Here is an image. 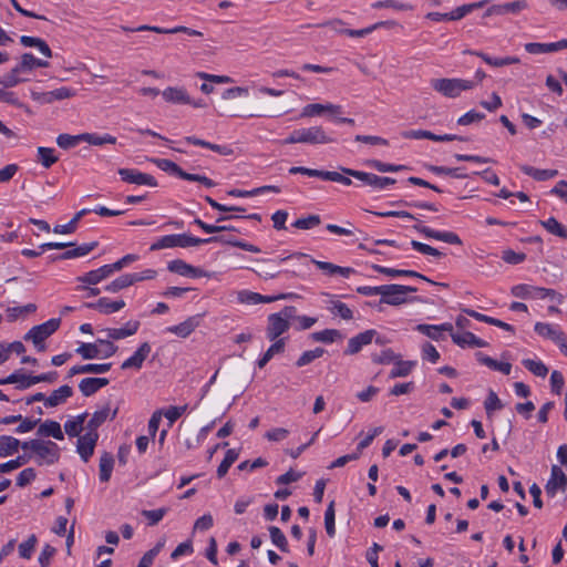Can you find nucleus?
<instances>
[{"label":"nucleus","instance_id":"obj_52","mask_svg":"<svg viewBox=\"0 0 567 567\" xmlns=\"http://www.w3.org/2000/svg\"><path fill=\"white\" fill-rule=\"evenodd\" d=\"M99 340L93 343L81 342L75 352L84 360L101 359L100 351L97 350Z\"/></svg>","mask_w":567,"mask_h":567},{"label":"nucleus","instance_id":"obj_39","mask_svg":"<svg viewBox=\"0 0 567 567\" xmlns=\"http://www.w3.org/2000/svg\"><path fill=\"white\" fill-rule=\"evenodd\" d=\"M327 309L334 316H338L344 320H351L353 318V311L340 300L331 297L327 303Z\"/></svg>","mask_w":567,"mask_h":567},{"label":"nucleus","instance_id":"obj_23","mask_svg":"<svg viewBox=\"0 0 567 567\" xmlns=\"http://www.w3.org/2000/svg\"><path fill=\"white\" fill-rule=\"evenodd\" d=\"M164 102L174 105H186L190 102V95L184 86H167L161 92Z\"/></svg>","mask_w":567,"mask_h":567},{"label":"nucleus","instance_id":"obj_63","mask_svg":"<svg viewBox=\"0 0 567 567\" xmlns=\"http://www.w3.org/2000/svg\"><path fill=\"white\" fill-rule=\"evenodd\" d=\"M324 353V350L322 348H316L313 350L305 351L297 360L296 364L297 367H305L309 363H311L313 360L322 357Z\"/></svg>","mask_w":567,"mask_h":567},{"label":"nucleus","instance_id":"obj_45","mask_svg":"<svg viewBox=\"0 0 567 567\" xmlns=\"http://www.w3.org/2000/svg\"><path fill=\"white\" fill-rule=\"evenodd\" d=\"M310 337L316 342H322L328 344L342 339L341 332L337 329H324L321 331H316L311 333Z\"/></svg>","mask_w":567,"mask_h":567},{"label":"nucleus","instance_id":"obj_12","mask_svg":"<svg viewBox=\"0 0 567 567\" xmlns=\"http://www.w3.org/2000/svg\"><path fill=\"white\" fill-rule=\"evenodd\" d=\"M125 307L123 299H111L109 297H101L95 301L83 303V308L95 310L100 315L109 316L118 312Z\"/></svg>","mask_w":567,"mask_h":567},{"label":"nucleus","instance_id":"obj_50","mask_svg":"<svg viewBox=\"0 0 567 567\" xmlns=\"http://www.w3.org/2000/svg\"><path fill=\"white\" fill-rule=\"evenodd\" d=\"M540 225L550 234L567 238V227L559 223L555 217H549L546 220H542Z\"/></svg>","mask_w":567,"mask_h":567},{"label":"nucleus","instance_id":"obj_31","mask_svg":"<svg viewBox=\"0 0 567 567\" xmlns=\"http://www.w3.org/2000/svg\"><path fill=\"white\" fill-rule=\"evenodd\" d=\"M20 42L25 48L37 49L48 60L52 58V50L50 49L49 44L41 38L21 35Z\"/></svg>","mask_w":567,"mask_h":567},{"label":"nucleus","instance_id":"obj_17","mask_svg":"<svg viewBox=\"0 0 567 567\" xmlns=\"http://www.w3.org/2000/svg\"><path fill=\"white\" fill-rule=\"evenodd\" d=\"M152 352V346L150 342L145 341V342H142L137 349L133 352L132 355H130L127 359H125L122 364H121V368L123 370H130V369H133V370H141L145 360L150 357Z\"/></svg>","mask_w":567,"mask_h":567},{"label":"nucleus","instance_id":"obj_10","mask_svg":"<svg viewBox=\"0 0 567 567\" xmlns=\"http://www.w3.org/2000/svg\"><path fill=\"white\" fill-rule=\"evenodd\" d=\"M342 173H344L348 176H352L363 182L364 184L372 186L374 189L378 190L385 189L395 183V179L391 177H382L375 174L355 171L351 168H342Z\"/></svg>","mask_w":567,"mask_h":567},{"label":"nucleus","instance_id":"obj_53","mask_svg":"<svg viewBox=\"0 0 567 567\" xmlns=\"http://www.w3.org/2000/svg\"><path fill=\"white\" fill-rule=\"evenodd\" d=\"M373 269L379 274H382L389 278H398V277H420L416 271L413 270H404V269H395L390 267H384L380 265H374Z\"/></svg>","mask_w":567,"mask_h":567},{"label":"nucleus","instance_id":"obj_13","mask_svg":"<svg viewBox=\"0 0 567 567\" xmlns=\"http://www.w3.org/2000/svg\"><path fill=\"white\" fill-rule=\"evenodd\" d=\"M99 433L94 430L85 429V432L78 436L76 452L83 462H87L94 453Z\"/></svg>","mask_w":567,"mask_h":567},{"label":"nucleus","instance_id":"obj_60","mask_svg":"<svg viewBox=\"0 0 567 567\" xmlns=\"http://www.w3.org/2000/svg\"><path fill=\"white\" fill-rule=\"evenodd\" d=\"M529 54H545L555 52L554 43L529 42L524 45Z\"/></svg>","mask_w":567,"mask_h":567},{"label":"nucleus","instance_id":"obj_25","mask_svg":"<svg viewBox=\"0 0 567 567\" xmlns=\"http://www.w3.org/2000/svg\"><path fill=\"white\" fill-rule=\"evenodd\" d=\"M535 332L545 338L549 339L556 344L563 340V338L566 336L559 326L548 322H536L534 327Z\"/></svg>","mask_w":567,"mask_h":567},{"label":"nucleus","instance_id":"obj_49","mask_svg":"<svg viewBox=\"0 0 567 567\" xmlns=\"http://www.w3.org/2000/svg\"><path fill=\"white\" fill-rule=\"evenodd\" d=\"M150 161L163 172L176 175L183 179L185 172L176 163L166 158H151Z\"/></svg>","mask_w":567,"mask_h":567},{"label":"nucleus","instance_id":"obj_6","mask_svg":"<svg viewBox=\"0 0 567 567\" xmlns=\"http://www.w3.org/2000/svg\"><path fill=\"white\" fill-rule=\"evenodd\" d=\"M61 326V319L52 318L48 321L32 327L25 334L24 340L30 341L34 349L42 352L47 349L45 340L50 338Z\"/></svg>","mask_w":567,"mask_h":567},{"label":"nucleus","instance_id":"obj_40","mask_svg":"<svg viewBox=\"0 0 567 567\" xmlns=\"http://www.w3.org/2000/svg\"><path fill=\"white\" fill-rule=\"evenodd\" d=\"M85 417H86V414H80V415H76V416H73V417L69 419L64 423V431H65V433L70 437H75V436L82 435L81 432L83 430H85L84 429Z\"/></svg>","mask_w":567,"mask_h":567},{"label":"nucleus","instance_id":"obj_33","mask_svg":"<svg viewBox=\"0 0 567 567\" xmlns=\"http://www.w3.org/2000/svg\"><path fill=\"white\" fill-rule=\"evenodd\" d=\"M109 382L106 378H85L80 382L79 389L83 395L90 396L107 385Z\"/></svg>","mask_w":567,"mask_h":567},{"label":"nucleus","instance_id":"obj_26","mask_svg":"<svg viewBox=\"0 0 567 567\" xmlns=\"http://www.w3.org/2000/svg\"><path fill=\"white\" fill-rule=\"evenodd\" d=\"M375 334H377V331L371 329V330H365V331L350 338L348 341V348L346 350V353L347 354L358 353L364 346H368L372 342Z\"/></svg>","mask_w":567,"mask_h":567},{"label":"nucleus","instance_id":"obj_42","mask_svg":"<svg viewBox=\"0 0 567 567\" xmlns=\"http://www.w3.org/2000/svg\"><path fill=\"white\" fill-rule=\"evenodd\" d=\"M465 312L476 319L477 321H481V322H485V323H488V324H492V326H495V327H498L503 330H506V331H509V332H514V327L504 322V321H501L496 318H493V317H489V316H486V315H483L481 312H477L475 310H465Z\"/></svg>","mask_w":567,"mask_h":567},{"label":"nucleus","instance_id":"obj_36","mask_svg":"<svg viewBox=\"0 0 567 567\" xmlns=\"http://www.w3.org/2000/svg\"><path fill=\"white\" fill-rule=\"evenodd\" d=\"M72 394H73V390L71 386L62 385L59 389L54 390L45 399V406L47 408H55V406L64 403Z\"/></svg>","mask_w":567,"mask_h":567},{"label":"nucleus","instance_id":"obj_64","mask_svg":"<svg viewBox=\"0 0 567 567\" xmlns=\"http://www.w3.org/2000/svg\"><path fill=\"white\" fill-rule=\"evenodd\" d=\"M269 534L272 544L277 546L280 550L286 551L288 543L285 534L276 526H271L269 528Z\"/></svg>","mask_w":567,"mask_h":567},{"label":"nucleus","instance_id":"obj_54","mask_svg":"<svg viewBox=\"0 0 567 567\" xmlns=\"http://www.w3.org/2000/svg\"><path fill=\"white\" fill-rule=\"evenodd\" d=\"M131 286H133L131 274H124V275L115 278L111 282H109L104 287V290L107 291V292L115 293V292H118V291H121V290H123L125 288H128Z\"/></svg>","mask_w":567,"mask_h":567},{"label":"nucleus","instance_id":"obj_55","mask_svg":"<svg viewBox=\"0 0 567 567\" xmlns=\"http://www.w3.org/2000/svg\"><path fill=\"white\" fill-rule=\"evenodd\" d=\"M83 142L94 146H101L104 144H115L116 137L111 134L84 133Z\"/></svg>","mask_w":567,"mask_h":567},{"label":"nucleus","instance_id":"obj_38","mask_svg":"<svg viewBox=\"0 0 567 567\" xmlns=\"http://www.w3.org/2000/svg\"><path fill=\"white\" fill-rule=\"evenodd\" d=\"M476 360L486 365L487 368L492 369V370H495V371H499L504 374H509L511 371H512V364L508 363V362H498L496 360H494L493 358L482 353V352H477L476 353Z\"/></svg>","mask_w":567,"mask_h":567},{"label":"nucleus","instance_id":"obj_43","mask_svg":"<svg viewBox=\"0 0 567 567\" xmlns=\"http://www.w3.org/2000/svg\"><path fill=\"white\" fill-rule=\"evenodd\" d=\"M415 367H416V361H411V360L403 361L398 358L395 360V362L393 363V368L390 372V378L395 379V378L406 377L412 372V370Z\"/></svg>","mask_w":567,"mask_h":567},{"label":"nucleus","instance_id":"obj_32","mask_svg":"<svg viewBox=\"0 0 567 567\" xmlns=\"http://www.w3.org/2000/svg\"><path fill=\"white\" fill-rule=\"evenodd\" d=\"M38 435L53 437L59 441L64 439V432L60 423L53 420H47L41 423L38 427Z\"/></svg>","mask_w":567,"mask_h":567},{"label":"nucleus","instance_id":"obj_47","mask_svg":"<svg viewBox=\"0 0 567 567\" xmlns=\"http://www.w3.org/2000/svg\"><path fill=\"white\" fill-rule=\"evenodd\" d=\"M520 169L526 175L533 177L536 181H547L554 178L558 173L556 169H539L529 165H523Z\"/></svg>","mask_w":567,"mask_h":567},{"label":"nucleus","instance_id":"obj_29","mask_svg":"<svg viewBox=\"0 0 567 567\" xmlns=\"http://www.w3.org/2000/svg\"><path fill=\"white\" fill-rule=\"evenodd\" d=\"M416 330L430 339L439 341L443 339L445 332H452L453 326L451 323L417 324Z\"/></svg>","mask_w":567,"mask_h":567},{"label":"nucleus","instance_id":"obj_14","mask_svg":"<svg viewBox=\"0 0 567 567\" xmlns=\"http://www.w3.org/2000/svg\"><path fill=\"white\" fill-rule=\"evenodd\" d=\"M567 488V475L561 467L553 465L550 476L545 485L547 496L555 497L558 493H564Z\"/></svg>","mask_w":567,"mask_h":567},{"label":"nucleus","instance_id":"obj_3","mask_svg":"<svg viewBox=\"0 0 567 567\" xmlns=\"http://www.w3.org/2000/svg\"><path fill=\"white\" fill-rule=\"evenodd\" d=\"M334 140L322 126L301 127L292 131L284 141V144H329Z\"/></svg>","mask_w":567,"mask_h":567},{"label":"nucleus","instance_id":"obj_16","mask_svg":"<svg viewBox=\"0 0 567 567\" xmlns=\"http://www.w3.org/2000/svg\"><path fill=\"white\" fill-rule=\"evenodd\" d=\"M121 179L128 184L144 185L148 187H156L157 181L154 176L137 171L135 168H120L117 171Z\"/></svg>","mask_w":567,"mask_h":567},{"label":"nucleus","instance_id":"obj_62","mask_svg":"<svg viewBox=\"0 0 567 567\" xmlns=\"http://www.w3.org/2000/svg\"><path fill=\"white\" fill-rule=\"evenodd\" d=\"M484 408L486 410L487 415H491L495 411H499L503 409V403L494 391L491 390L488 392L484 402Z\"/></svg>","mask_w":567,"mask_h":567},{"label":"nucleus","instance_id":"obj_56","mask_svg":"<svg viewBox=\"0 0 567 567\" xmlns=\"http://www.w3.org/2000/svg\"><path fill=\"white\" fill-rule=\"evenodd\" d=\"M37 153L38 161L45 168L51 167L54 163L58 162V156L55 155V151L53 148L39 146Z\"/></svg>","mask_w":567,"mask_h":567},{"label":"nucleus","instance_id":"obj_58","mask_svg":"<svg viewBox=\"0 0 567 567\" xmlns=\"http://www.w3.org/2000/svg\"><path fill=\"white\" fill-rule=\"evenodd\" d=\"M239 456V452L235 449H230L226 452V455L217 468L218 477H223L228 472L229 467L236 462Z\"/></svg>","mask_w":567,"mask_h":567},{"label":"nucleus","instance_id":"obj_24","mask_svg":"<svg viewBox=\"0 0 567 567\" xmlns=\"http://www.w3.org/2000/svg\"><path fill=\"white\" fill-rule=\"evenodd\" d=\"M452 341L461 348H485L488 343L468 331L450 332Z\"/></svg>","mask_w":567,"mask_h":567},{"label":"nucleus","instance_id":"obj_41","mask_svg":"<svg viewBox=\"0 0 567 567\" xmlns=\"http://www.w3.org/2000/svg\"><path fill=\"white\" fill-rule=\"evenodd\" d=\"M22 447L20 441L13 436L3 435L0 436V457H8L13 455Z\"/></svg>","mask_w":567,"mask_h":567},{"label":"nucleus","instance_id":"obj_30","mask_svg":"<svg viewBox=\"0 0 567 567\" xmlns=\"http://www.w3.org/2000/svg\"><path fill=\"white\" fill-rule=\"evenodd\" d=\"M185 141L189 144L208 148V150L216 152L223 156H229V155L234 154V148L230 145L214 144V143L207 142L205 140L197 138L195 136H188L185 138Z\"/></svg>","mask_w":567,"mask_h":567},{"label":"nucleus","instance_id":"obj_8","mask_svg":"<svg viewBox=\"0 0 567 567\" xmlns=\"http://www.w3.org/2000/svg\"><path fill=\"white\" fill-rule=\"evenodd\" d=\"M293 308L286 307L282 311L268 316L266 336L271 342L280 340L281 336L290 328Z\"/></svg>","mask_w":567,"mask_h":567},{"label":"nucleus","instance_id":"obj_11","mask_svg":"<svg viewBox=\"0 0 567 567\" xmlns=\"http://www.w3.org/2000/svg\"><path fill=\"white\" fill-rule=\"evenodd\" d=\"M30 95L33 101L40 104H51L55 101L66 100L74 96L75 91L66 86H61L48 92L31 90Z\"/></svg>","mask_w":567,"mask_h":567},{"label":"nucleus","instance_id":"obj_2","mask_svg":"<svg viewBox=\"0 0 567 567\" xmlns=\"http://www.w3.org/2000/svg\"><path fill=\"white\" fill-rule=\"evenodd\" d=\"M219 240L217 237L209 238H197L188 234H172L165 235L154 240L150 247V250L157 251L162 249H169L175 247L186 248L193 246H199L203 244L215 243Z\"/></svg>","mask_w":567,"mask_h":567},{"label":"nucleus","instance_id":"obj_51","mask_svg":"<svg viewBox=\"0 0 567 567\" xmlns=\"http://www.w3.org/2000/svg\"><path fill=\"white\" fill-rule=\"evenodd\" d=\"M523 365L534 375L539 378H545L548 373L547 365L539 359H524L522 361Z\"/></svg>","mask_w":567,"mask_h":567},{"label":"nucleus","instance_id":"obj_46","mask_svg":"<svg viewBox=\"0 0 567 567\" xmlns=\"http://www.w3.org/2000/svg\"><path fill=\"white\" fill-rule=\"evenodd\" d=\"M35 310L37 306L34 303L13 306L7 309V317L10 321H14L21 318H25L28 315L33 313Z\"/></svg>","mask_w":567,"mask_h":567},{"label":"nucleus","instance_id":"obj_28","mask_svg":"<svg viewBox=\"0 0 567 567\" xmlns=\"http://www.w3.org/2000/svg\"><path fill=\"white\" fill-rule=\"evenodd\" d=\"M419 230L426 238L440 240V241L452 244V245H461L462 244L461 238L455 233H452V231L435 230V229L426 227V226L421 227Z\"/></svg>","mask_w":567,"mask_h":567},{"label":"nucleus","instance_id":"obj_9","mask_svg":"<svg viewBox=\"0 0 567 567\" xmlns=\"http://www.w3.org/2000/svg\"><path fill=\"white\" fill-rule=\"evenodd\" d=\"M415 289L403 285H382L380 302L389 306H401L408 302V295Z\"/></svg>","mask_w":567,"mask_h":567},{"label":"nucleus","instance_id":"obj_5","mask_svg":"<svg viewBox=\"0 0 567 567\" xmlns=\"http://www.w3.org/2000/svg\"><path fill=\"white\" fill-rule=\"evenodd\" d=\"M475 85L473 80L460 78H441L431 81L432 89L449 99H456L463 92L473 90Z\"/></svg>","mask_w":567,"mask_h":567},{"label":"nucleus","instance_id":"obj_1","mask_svg":"<svg viewBox=\"0 0 567 567\" xmlns=\"http://www.w3.org/2000/svg\"><path fill=\"white\" fill-rule=\"evenodd\" d=\"M48 59H40L30 52L20 55L18 62L8 72L0 75V85L4 89L14 87L30 80L37 69L48 68Z\"/></svg>","mask_w":567,"mask_h":567},{"label":"nucleus","instance_id":"obj_37","mask_svg":"<svg viewBox=\"0 0 567 567\" xmlns=\"http://www.w3.org/2000/svg\"><path fill=\"white\" fill-rule=\"evenodd\" d=\"M286 347V339L272 342L271 346L256 361V365L262 369L276 354L282 353Z\"/></svg>","mask_w":567,"mask_h":567},{"label":"nucleus","instance_id":"obj_19","mask_svg":"<svg viewBox=\"0 0 567 567\" xmlns=\"http://www.w3.org/2000/svg\"><path fill=\"white\" fill-rule=\"evenodd\" d=\"M202 316H190L178 324L169 326L165 329V332L175 334L178 338H188L200 324Z\"/></svg>","mask_w":567,"mask_h":567},{"label":"nucleus","instance_id":"obj_27","mask_svg":"<svg viewBox=\"0 0 567 567\" xmlns=\"http://www.w3.org/2000/svg\"><path fill=\"white\" fill-rule=\"evenodd\" d=\"M140 322L137 320H130L123 327L109 328L105 330L106 336L111 340H122L134 336L140 329Z\"/></svg>","mask_w":567,"mask_h":567},{"label":"nucleus","instance_id":"obj_18","mask_svg":"<svg viewBox=\"0 0 567 567\" xmlns=\"http://www.w3.org/2000/svg\"><path fill=\"white\" fill-rule=\"evenodd\" d=\"M168 271L185 278H202L207 276L206 271L187 264L183 259H174L167 262Z\"/></svg>","mask_w":567,"mask_h":567},{"label":"nucleus","instance_id":"obj_4","mask_svg":"<svg viewBox=\"0 0 567 567\" xmlns=\"http://www.w3.org/2000/svg\"><path fill=\"white\" fill-rule=\"evenodd\" d=\"M22 449L31 451L40 465H51L59 461L60 447L51 441L30 440L22 443Z\"/></svg>","mask_w":567,"mask_h":567},{"label":"nucleus","instance_id":"obj_34","mask_svg":"<svg viewBox=\"0 0 567 567\" xmlns=\"http://www.w3.org/2000/svg\"><path fill=\"white\" fill-rule=\"evenodd\" d=\"M466 53L480 56L485 63L494 68H501L509 64L519 63V59L517 56H504V58H494L488 54L478 51H465Z\"/></svg>","mask_w":567,"mask_h":567},{"label":"nucleus","instance_id":"obj_21","mask_svg":"<svg viewBox=\"0 0 567 567\" xmlns=\"http://www.w3.org/2000/svg\"><path fill=\"white\" fill-rule=\"evenodd\" d=\"M107 270L109 269H106L103 265L96 269L90 270L76 277L75 280L79 284L76 289H89V286H96L103 280L110 278Z\"/></svg>","mask_w":567,"mask_h":567},{"label":"nucleus","instance_id":"obj_20","mask_svg":"<svg viewBox=\"0 0 567 567\" xmlns=\"http://www.w3.org/2000/svg\"><path fill=\"white\" fill-rule=\"evenodd\" d=\"M527 7L528 3L526 0H515L512 2L492 4L486 9L484 17L503 16L507 13L517 14L527 9Z\"/></svg>","mask_w":567,"mask_h":567},{"label":"nucleus","instance_id":"obj_44","mask_svg":"<svg viewBox=\"0 0 567 567\" xmlns=\"http://www.w3.org/2000/svg\"><path fill=\"white\" fill-rule=\"evenodd\" d=\"M90 210L86 209V208H83L82 210L78 212L74 217L68 223V224H64V225H56L54 228H53V231L55 234H60V235H69V234H72L78 228V224L79 221L81 220V218L86 215Z\"/></svg>","mask_w":567,"mask_h":567},{"label":"nucleus","instance_id":"obj_7","mask_svg":"<svg viewBox=\"0 0 567 567\" xmlns=\"http://www.w3.org/2000/svg\"><path fill=\"white\" fill-rule=\"evenodd\" d=\"M342 106L330 102L310 103L302 107L300 117H317L328 115L336 123L353 124L352 118L342 117Z\"/></svg>","mask_w":567,"mask_h":567},{"label":"nucleus","instance_id":"obj_57","mask_svg":"<svg viewBox=\"0 0 567 567\" xmlns=\"http://www.w3.org/2000/svg\"><path fill=\"white\" fill-rule=\"evenodd\" d=\"M84 133L79 135L60 134L56 137V144L63 150L75 147L79 143L83 142Z\"/></svg>","mask_w":567,"mask_h":567},{"label":"nucleus","instance_id":"obj_59","mask_svg":"<svg viewBox=\"0 0 567 567\" xmlns=\"http://www.w3.org/2000/svg\"><path fill=\"white\" fill-rule=\"evenodd\" d=\"M37 543L38 538L35 535H30L27 540L22 542L18 547L20 557L24 559H30L37 546Z\"/></svg>","mask_w":567,"mask_h":567},{"label":"nucleus","instance_id":"obj_35","mask_svg":"<svg viewBox=\"0 0 567 567\" xmlns=\"http://www.w3.org/2000/svg\"><path fill=\"white\" fill-rule=\"evenodd\" d=\"M115 411H112L110 406H103L92 414L85 429L97 431L99 426H101L106 420L113 419Z\"/></svg>","mask_w":567,"mask_h":567},{"label":"nucleus","instance_id":"obj_22","mask_svg":"<svg viewBox=\"0 0 567 567\" xmlns=\"http://www.w3.org/2000/svg\"><path fill=\"white\" fill-rule=\"evenodd\" d=\"M511 293L516 298L533 299V298H546L554 293L553 290L538 288L526 284H519L511 289Z\"/></svg>","mask_w":567,"mask_h":567},{"label":"nucleus","instance_id":"obj_48","mask_svg":"<svg viewBox=\"0 0 567 567\" xmlns=\"http://www.w3.org/2000/svg\"><path fill=\"white\" fill-rule=\"evenodd\" d=\"M100 473L99 477L101 482H109L114 467V460L111 454H103L100 458Z\"/></svg>","mask_w":567,"mask_h":567},{"label":"nucleus","instance_id":"obj_15","mask_svg":"<svg viewBox=\"0 0 567 567\" xmlns=\"http://www.w3.org/2000/svg\"><path fill=\"white\" fill-rule=\"evenodd\" d=\"M235 296H236V301L238 303L245 305V306L270 303V302H275L277 300H281L285 298V295L264 296V295H260L258 292H255V291H251L248 289L238 290V291H236Z\"/></svg>","mask_w":567,"mask_h":567},{"label":"nucleus","instance_id":"obj_61","mask_svg":"<svg viewBox=\"0 0 567 567\" xmlns=\"http://www.w3.org/2000/svg\"><path fill=\"white\" fill-rule=\"evenodd\" d=\"M324 527L330 537L336 535V513L333 502H331L324 513Z\"/></svg>","mask_w":567,"mask_h":567}]
</instances>
